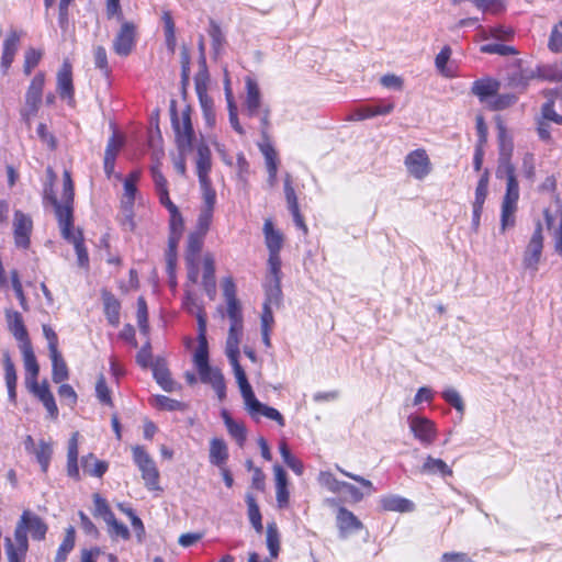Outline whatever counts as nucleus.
I'll use <instances>...</instances> for the list:
<instances>
[{"label":"nucleus","instance_id":"c756f323","mask_svg":"<svg viewBox=\"0 0 562 562\" xmlns=\"http://www.w3.org/2000/svg\"><path fill=\"white\" fill-rule=\"evenodd\" d=\"M81 467L89 475L101 477L108 471L109 464L105 461L98 460L92 453H89L82 457Z\"/></svg>","mask_w":562,"mask_h":562},{"label":"nucleus","instance_id":"69168bd1","mask_svg":"<svg viewBox=\"0 0 562 562\" xmlns=\"http://www.w3.org/2000/svg\"><path fill=\"white\" fill-rule=\"evenodd\" d=\"M318 481L333 493H338L342 490L344 482L338 481L330 472H321Z\"/></svg>","mask_w":562,"mask_h":562},{"label":"nucleus","instance_id":"4d7b16f0","mask_svg":"<svg viewBox=\"0 0 562 562\" xmlns=\"http://www.w3.org/2000/svg\"><path fill=\"white\" fill-rule=\"evenodd\" d=\"M109 528V535L112 538H121L123 540L130 539V530L128 528L120 522L115 516L112 517V519H109L106 522Z\"/></svg>","mask_w":562,"mask_h":562},{"label":"nucleus","instance_id":"20e7f679","mask_svg":"<svg viewBox=\"0 0 562 562\" xmlns=\"http://www.w3.org/2000/svg\"><path fill=\"white\" fill-rule=\"evenodd\" d=\"M133 461L142 474L145 486L149 491H160L159 471L156 462L142 446L132 447Z\"/></svg>","mask_w":562,"mask_h":562},{"label":"nucleus","instance_id":"5fc2aeb1","mask_svg":"<svg viewBox=\"0 0 562 562\" xmlns=\"http://www.w3.org/2000/svg\"><path fill=\"white\" fill-rule=\"evenodd\" d=\"M209 35L212 40L213 50L218 54L225 43V36L221 26L214 21H210Z\"/></svg>","mask_w":562,"mask_h":562},{"label":"nucleus","instance_id":"72a5a7b5","mask_svg":"<svg viewBox=\"0 0 562 562\" xmlns=\"http://www.w3.org/2000/svg\"><path fill=\"white\" fill-rule=\"evenodd\" d=\"M420 472L425 474H441L442 476H451L452 470L441 459H436L428 456L420 468Z\"/></svg>","mask_w":562,"mask_h":562},{"label":"nucleus","instance_id":"393cba45","mask_svg":"<svg viewBox=\"0 0 562 562\" xmlns=\"http://www.w3.org/2000/svg\"><path fill=\"white\" fill-rule=\"evenodd\" d=\"M7 322L15 339H18L21 344H24V341H30L26 328L23 324L22 316L19 312L8 311Z\"/></svg>","mask_w":562,"mask_h":562},{"label":"nucleus","instance_id":"473e14b6","mask_svg":"<svg viewBox=\"0 0 562 562\" xmlns=\"http://www.w3.org/2000/svg\"><path fill=\"white\" fill-rule=\"evenodd\" d=\"M20 349L23 356L26 372L31 374L32 381L36 380L40 372V367L37 364L31 341H24V344H21Z\"/></svg>","mask_w":562,"mask_h":562},{"label":"nucleus","instance_id":"7c9ffc66","mask_svg":"<svg viewBox=\"0 0 562 562\" xmlns=\"http://www.w3.org/2000/svg\"><path fill=\"white\" fill-rule=\"evenodd\" d=\"M153 374L156 382L166 392H173L180 389V386L172 380L170 371L164 364H155L153 368Z\"/></svg>","mask_w":562,"mask_h":562},{"label":"nucleus","instance_id":"7ed1b4c3","mask_svg":"<svg viewBox=\"0 0 562 562\" xmlns=\"http://www.w3.org/2000/svg\"><path fill=\"white\" fill-rule=\"evenodd\" d=\"M27 532L31 533L33 539L43 540L47 532V525L40 516L30 510H24L14 531L16 544H19L22 550H27L29 548Z\"/></svg>","mask_w":562,"mask_h":562},{"label":"nucleus","instance_id":"f3484780","mask_svg":"<svg viewBox=\"0 0 562 562\" xmlns=\"http://www.w3.org/2000/svg\"><path fill=\"white\" fill-rule=\"evenodd\" d=\"M261 94L256 80L250 77L246 78V99L245 111L247 115L254 117L260 114Z\"/></svg>","mask_w":562,"mask_h":562},{"label":"nucleus","instance_id":"338daca9","mask_svg":"<svg viewBox=\"0 0 562 562\" xmlns=\"http://www.w3.org/2000/svg\"><path fill=\"white\" fill-rule=\"evenodd\" d=\"M548 47L553 53L562 52V21L552 29Z\"/></svg>","mask_w":562,"mask_h":562},{"label":"nucleus","instance_id":"dca6fc26","mask_svg":"<svg viewBox=\"0 0 562 562\" xmlns=\"http://www.w3.org/2000/svg\"><path fill=\"white\" fill-rule=\"evenodd\" d=\"M45 82L44 74L38 72L34 76L25 94L26 111L29 114H35L42 100L43 87Z\"/></svg>","mask_w":562,"mask_h":562},{"label":"nucleus","instance_id":"4c0bfd02","mask_svg":"<svg viewBox=\"0 0 562 562\" xmlns=\"http://www.w3.org/2000/svg\"><path fill=\"white\" fill-rule=\"evenodd\" d=\"M498 156H513L514 143L503 123L497 124Z\"/></svg>","mask_w":562,"mask_h":562},{"label":"nucleus","instance_id":"9b49d317","mask_svg":"<svg viewBox=\"0 0 562 562\" xmlns=\"http://www.w3.org/2000/svg\"><path fill=\"white\" fill-rule=\"evenodd\" d=\"M32 229V218L21 211H15L13 218V233L16 247L26 249L30 246Z\"/></svg>","mask_w":562,"mask_h":562},{"label":"nucleus","instance_id":"09e8293b","mask_svg":"<svg viewBox=\"0 0 562 562\" xmlns=\"http://www.w3.org/2000/svg\"><path fill=\"white\" fill-rule=\"evenodd\" d=\"M93 504H94V510H93L94 516L101 517L105 522L109 519H112L114 514L111 510L105 498H103L100 494L95 493V494H93Z\"/></svg>","mask_w":562,"mask_h":562},{"label":"nucleus","instance_id":"cd10ccee","mask_svg":"<svg viewBox=\"0 0 562 562\" xmlns=\"http://www.w3.org/2000/svg\"><path fill=\"white\" fill-rule=\"evenodd\" d=\"M228 459L227 446L223 439L213 438L210 442V462L222 468Z\"/></svg>","mask_w":562,"mask_h":562},{"label":"nucleus","instance_id":"37998d69","mask_svg":"<svg viewBox=\"0 0 562 562\" xmlns=\"http://www.w3.org/2000/svg\"><path fill=\"white\" fill-rule=\"evenodd\" d=\"M74 547H75V529L72 527H69L66 530L65 538L57 550L55 562H66L67 555L74 549Z\"/></svg>","mask_w":562,"mask_h":562},{"label":"nucleus","instance_id":"a878e982","mask_svg":"<svg viewBox=\"0 0 562 562\" xmlns=\"http://www.w3.org/2000/svg\"><path fill=\"white\" fill-rule=\"evenodd\" d=\"M198 342H199V346H198V348L194 352V357H193V361H194L196 369L209 364L206 329H204L203 322H201L200 329H198Z\"/></svg>","mask_w":562,"mask_h":562},{"label":"nucleus","instance_id":"5701e85b","mask_svg":"<svg viewBox=\"0 0 562 562\" xmlns=\"http://www.w3.org/2000/svg\"><path fill=\"white\" fill-rule=\"evenodd\" d=\"M183 306L188 313L194 315L198 321V329H200L201 322H203L204 329H206V313L204 311V305L201 300H199L195 294H193L189 289L186 290V296L183 300Z\"/></svg>","mask_w":562,"mask_h":562},{"label":"nucleus","instance_id":"aec40b11","mask_svg":"<svg viewBox=\"0 0 562 562\" xmlns=\"http://www.w3.org/2000/svg\"><path fill=\"white\" fill-rule=\"evenodd\" d=\"M21 34L16 31H11L3 42V52L1 57V68L3 74H7L11 64L14 60V56L18 52Z\"/></svg>","mask_w":562,"mask_h":562},{"label":"nucleus","instance_id":"4468645a","mask_svg":"<svg viewBox=\"0 0 562 562\" xmlns=\"http://www.w3.org/2000/svg\"><path fill=\"white\" fill-rule=\"evenodd\" d=\"M196 173L202 191L212 189L209 172L211 170V150L207 145L200 144L196 148Z\"/></svg>","mask_w":562,"mask_h":562},{"label":"nucleus","instance_id":"8fccbe9b","mask_svg":"<svg viewBox=\"0 0 562 562\" xmlns=\"http://www.w3.org/2000/svg\"><path fill=\"white\" fill-rule=\"evenodd\" d=\"M150 401L155 407L165 411H182L184 407L181 402L166 395H155Z\"/></svg>","mask_w":562,"mask_h":562},{"label":"nucleus","instance_id":"4be33fe9","mask_svg":"<svg viewBox=\"0 0 562 562\" xmlns=\"http://www.w3.org/2000/svg\"><path fill=\"white\" fill-rule=\"evenodd\" d=\"M337 526L341 537L362 529V522L345 507H340L337 513Z\"/></svg>","mask_w":562,"mask_h":562},{"label":"nucleus","instance_id":"864d4df0","mask_svg":"<svg viewBox=\"0 0 562 562\" xmlns=\"http://www.w3.org/2000/svg\"><path fill=\"white\" fill-rule=\"evenodd\" d=\"M95 396L104 405L112 406L111 391L108 387L105 378L100 374L95 383Z\"/></svg>","mask_w":562,"mask_h":562},{"label":"nucleus","instance_id":"6e6d98bb","mask_svg":"<svg viewBox=\"0 0 562 562\" xmlns=\"http://www.w3.org/2000/svg\"><path fill=\"white\" fill-rule=\"evenodd\" d=\"M137 325L144 335H148V311L147 304L143 296L137 300Z\"/></svg>","mask_w":562,"mask_h":562},{"label":"nucleus","instance_id":"a211bd4d","mask_svg":"<svg viewBox=\"0 0 562 562\" xmlns=\"http://www.w3.org/2000/svg\"><path fill=\"white\" fill-rule=\"evenodd\" d=\"M202 285L209 299L213 301L216 296L215 262L210 254L203 258Z\"/></svg>","mask_w":562,"mask_h":562},{"label":"nucleus","instance_id":"774afa93","mask_svg":"<svg viewBox=\"0 0 562 562\" xmlns=\"http://www.w3.org/2000/svg\"><path fill=\"white\" fill-rule=\"evenodd\" d=\"M5 550L9 562H22L27 550H22L19 546L15 547L10 538L5 539Z\"/></svg>","mask_w":562,"mask_h":562},{"label":"nucleus","instance_id":"1a4fd4ad","mask_svg":"<svg viewBox=\"0 0 562 562\" xmlns=\"http://www.w3.org/2000/svg\"><path fill=\"white\" fill-rule=\"evenodd\" d=\"M408 426L414 437L425 446H430L437 436L435 424L423 416H409Z\"/></svg>","mask_w":562,"mask_h":562},{"label":"nucleus","instance_id":"2eb2a0df","mask_svg":"<svg viewBox=\"0 0 562 562\" xmlns=\"http://www.w3.org/2000/svg\"><path fill=\"white\" fill-rule=\"evenodd\" d=\"M245 407L254 419H258L260 416H265L271 420H274L281 427L285 425L284 418L278 409L261 403L256 398V396H252L251 400L247 401L245 403Z\"/></svg>","mask_w":562,"mask_h":562},{"label":"nucleus","instance_id":"052dcab7","mask_svg":"<svg viewBox=\"0 0 562 562\" xmlns=\"http://www.w3.org/2000/svg\"><path fill=\"white\" fill-rule=\"evenodd\" d=\"M226 428L229 435L238 442L239 446H243L246 440V428L243 424L237 423L233 419L226 420Z\"/></svg>","mask_w":562,"mask_h":562},{"label":"nucleus","instance_id":"412c9836","mask_svg":"<svg viewBox=\"0 0 562 562\" xmlns=\"http://www.w3.org/2000/svg\"><path fill=\"white\" fill-rule=\"evenodd\" d=\"M395 108V104L390 101L381 100L376 104L362 105L355 112L357 120H367L376 115L390 114Z\"/></svg>","mask_w":562,"mask_h":562},{"label":"nucleus","instance_id":"49530a36","mask_svg":"<svg viewBox=\"0 0 562 562\" xmlns=\"http://www.w3.org/2000/svg\"><path fill=\"white\" fill-rule=\"evenodd\" d=\"M104 312L109 323L117 326L120 323V303L114 296L108 295L104 297Z\"/></svg>","mask_w":562,"mask_h":562},{"label":"nucleus","instance_id":"b1692460","mask_svg":"<svg viewBox=\"0 0 562 562\" xmlns=\"http://www.w3.org/2000/svg\"><path fill=\"white\" fill-rule=\"evenodd\" d=\"M381 507L386 512L408 513L414 510V503L398 495H386L380 498Z\"/></svg>","mask_w":562,"mask_h":562},{"label":"nucleus","instance_id":"e433bc0d","mask_svg":"<svg viewBox=\"0 0 562 562\" xmlns=\"http://www.w3.org/2000/svg\"><path fill=\"white\" fill-rule=\"evenodd\" d=\"M246 503H247V507H248L249 521H250L251 526L254 527V529L258 533H261L263 530V526H262V521H261V513H260V509L256 502L255 496L250 493L246 494Z\"/></svg>","mask_w":562,"mask_h":562},{"label":"nucleus","instance_id":"f704fd0d","mask_svg":"<svg viewBox=\"0 0 562 562\" xmlns=\"http://www.w3.org/2000/svg\"><path fill=\"white\" fill-rule=\"evenodd\" d=\"M535 78H539V67L537 69H519L512 74L509 83L516 89L524 90Z\"/></svg>","mask_w":562,"mask_h":562},{"label":"nucleus","instance_id":"bb28decb","mask_svg":"<svg viewBox=\"0 0 562 562\" xmlns=\"http://www.w3.org/2000/svg\"><path fill=\"white\" fill-rule=\"evenodd\" d=\"M3 368L8 394L10 400L14 402L16 397V371L14 363L12 362L10 355L8 352L3 353Z\"/></svg>","mask_w":562,"mask_h":562},{"label":"nucleus","instance_id":"a18cd8bd","mask_svg":"<svg viewBox=\"0 0 562 562\" xmlns=\"http://www.w3.org/2000/svg\"><path fill=\"white\" fill-rule=\"evenodd\" d=\"M488 170H485L477 182L473 206L483 207L488 193Z\"/></svg>","mask_w":562,"mask_h":562},{"label":"nucleus","instance_id":"0eeeda50","mask_svg":"<svg viewBox=\"0 0 562 562\" xmlns=\"http://www.w3.org/2000/svg\"><path fill=\"white\" fill-rule=\"evenodd\" d=\"M135 24L130 21H124L113 40L114 53L122 57L128 56L135 46Z\"/></svg>","mask_w":562,"mask_h":562},{"label":"nucleus","instance_id":"13d9d810","mask_svg":"<svg viewBox=\"0 0 562 562\" xmlns=\"http://www.w3.org/2000/svg\"><path fill=\"white\" fill-rule=\"evenodd\" d=\"M451 48L450 46L446 45L442 47V49L439 52V54L435 58V65L438 69V71L445 76V77H451V71L447 68V63L450 59L451 56Z\"/></svg>","mask_w":562,"mask_h":562},{"label":"nucleus","instance_id":"de8ad7c7","mask_svg":"<svg viewBox=\"0 0 562 562\" xmlns=\"http://www.w3.org/2000/svg\"><path fill=\"white\" fill-rule=\"evenodd\" d=\"M267 547L272 558H277L280 549V537L274 522L267 526Z\"/></svg>","mask_w":562,"mask_h":562},{"label":"nucleus","instance_id":"423d86ee","mask_svg":"<svg viewBox=\"0 0 562 562\" xmlns=\"http://www.w3.org/2000/svg\"><path fill=\"white\" fill-rule=\"evenodd\" d=\"M408 173L417 180L426 178L431 171V162L425 149L411 151L404 160Z\"/></svg>","mask_w":562,"mask_h":562},{"label":"nucleus","instance_id":"680f3d73","mask_svg":"<svg viewBox=\"0 0 562 562\" xmlns=\"http://www.w3.org/2000/svg\"><path fill=\"white\" fill-rule=\"evenodd\" d=\"M443 400L453 406L459 413L463 414L464 403L459 392L452 387H448L442 392Z\"/></svg>","mask_w":562,"mask_h":562},{"label":"nucleus","instance_id":"f257e3e1","mask_svg":"<svg viewBox=\"0 0 562 562\" xmlns=\"http://www.w3.org/2000/svg\"><path fill=\"white\" fill-rule=\"evenodd\" d=\"M497 178H506V192L501 207V232L512 228L516 224V212L519 200V186L515 173L512 156H498L496 169Z\"/></svg>","mask_w":562,"mask_h":562},{"label":"nucleus","instance_id":"f03ea898","mask_svg":"<svg viewBox=\"0 0 562 562\" xmlns=\"http://www.w3.org/2000/svg\"><path fill=\"white\" fill-rule=\"evenodd\" d=\"M223 296L226 302V313L229 319V330L226 339V348L239 347L243 336L244 319L240 302L236 296V285L231 277L222 281Z\"/></svg>","mask_w":562,"mask_h":562},{"label":"nucleus","instance_id":"c9c22d12","mask_svg":"<svg viewBox=\"0 0 562 562\" xmlns=\"http://www.w3.org/2000/svg\"><path fill=\"white\" fill-rule=\"evenodd\" d=\"M49 357H50V360H52V366H53V371H52V379L55 383H60L65 380L68 379V368H67V364L65 362V360L63 359L59 351L55 352V353H49Z\"/></svg>","mask_w":562,"mask_h":562},{"label":"nucleus","instance_id":"a19ab883","mask_svg":"<svg viewBox=\"0 0 562 562\" xmlns=\"http://www.w3.org/2000/svg\"><path fill=\"white\" fill-rule=\"evenodd\" d=\"M33 452L41 465L42 472L46 473L53 454L52 443L41 440Z\"/></svg>","mask_w":562,"mask_h":562},{"label":"nucleus","instance_id":"603ef678","mask_svg":"<svg viewBox=\"0 0 562 562\" xmlns=\"http://www.w3.org/2000/svg\"><path fill=\"white\" fill-rule=\"evenodd\" d=\"M179 236H170L168 241V249L166 251L167 271L172 277L177 263V246Z\"/></svg>","mask_w":562,"mask_h":562},{"label":"nucleus","instance_id":"f8f14e48","mask_svg":"<svg viewBox=\"0 0 562 562\" xmlns=\"http://www.w3.org/2000/svg\"><path fill=\"white\" fill-rule=\"evenodd\" d=\"M52 204L55 209L61 236L66 238L76 234L72 225V202H58L56 196H52Z\"/></svg>","mask_w":562,"mask_h":562},{"label":"nucleus","instance_id":"bf43d9fd","mask_svg":"<svg viewBox=\"0 0 562 562\" xmlns=\"http://www.w3.org/2000/svg\"><path fill=\"white\" fill-rule=\"evenodd\" d=\"M199 102L206 124L213 126L215 124V112L212 98L210 95L200 97Z\"/></svg>","mask_w":562,"mask_h":562},{"label":"nucleus","instance_id":"ea45409f","mask_svg":"<svg viewBox=\"0 0 562 562\" xmlns=\"http://www.w3.org/2000/svg\"><path fill=\"white\" fill-rule=\"evenodd\" d=\"M266 290V300L265 305H276L278 306L281 303L282 291L280 285V280L269 279L265 285Z\"/></svg>","mask_w":562,"mask_h":562},{"label":"nucleus","instance_id":"6ab92c4d","mask_svg":"<svg viewBox=\"0 0 562 562\" xmlns=\"http://www.w3.org/2000/svg\"><path fill=\"white\" fill-rule=\"evenodd\" d=\"M57 91L63 99L72 100L74 85L71 65L65 61L57 72Z\"/></svg>","mask_w":562,"mask_h":562},{"label":"nucleus","instance_id":"c85d7f7f","mask_svg":"<svg viewBox=\"0 0 562 562\" xmlns=\"http://www.w3.org/2000/svg\"><path fill=\"white\" fill-rule=\"evenodd\" d=\"M263 234L269 252H280L283 244V237L280 232L274 229L270 220L265 221Z\"/></svg>","mask_w":562,"mask_h":562},{"label":"nucleus","instance_id":"0e129e2a","mask_svg":"<svg viewBox=\"0 0 562 562\" xmlns=\"http://www.w3.org/2000/svg\"><path fill=\"white\" fill-rule=\"evenodd\" d=\"M549 100L542 105V116L547 121L554 122L562 125V115L558 114L554 110V101L552 99V91L549 92Z\"/></svg>","mask_w":562,"mask_h":562},{"label":"nucleus","instance_id":"2f4dec72","mask_svg":"<svg viewBox=\"0 0 562 562\" xmlns=\"http://www.w3.org/2000/svg\"><path fill=\"white\" fill-rule=\"evenodd\" d=\"M205 234L192 232L188 237L186 262L200 260V251L203 247Z\"/></svg>","mask_w":562,"mask_h":562},{"label":"nucleus","instance_id":"79ce46f5","mask_svg":"<svg viewBox=\"0 0 562 562\" xmlns=\"http://www.w3.org/2000/svg\"><path fill=\"white\" fill-rule=\"evenodd\" d=\"M209 80H210V77H209V71L206 68V61H205V58H202V65H200V69L194 77V86H195V92L198 94V98L209 95L207 94Z\"/></svg>","mask_w":562,"mask_h":562},{"label":"nucleus","instance_id":"e2e57ef3","mask_svg":"<svg viewBox=\"0 0 562 562\" xmlns=\"http://www.w3.org/2000/svg\"><path fill=\"white\" fill-rule=\"evenodd\" d=\"M42 58V52L35 48H29L24 55V72L25 75H30L32 70L38 65Z\"/></svg>","mask_w":562,"mask_h":562},{"label":"nucleus","instance_id":"39448f33","mask_svg":"<svg viewBox=\"0 0 562 562\" xmlns=\"http://www.w3.org/2000/svg\"><path fill=\"white\" fill-rule=\"evenodd\" d=\"M170 116L171 124L176 134L178 149L181 153L190 150L194 137V131L190 117V109H187L182 112L180 120L175 106V101H172L170 108Z\"/></svg>","mask_w":562,"mask_h":562},{"label":"nucleus","instance_id":"3c124183","mask_svg":"<svg viewBox=\"0 0 562 562\" xmlns=\"http://www.w3.org/2000/svg\"><path fill=\"white\" fill-rule=\"evenodd\" d=\"M539 78L548 81H562V60L553 65L539 67Z\"/></svg>","mask_w":562,"mask_h":562},{"label":"nucleus","instance_id":"ddd939ff","mask_svg":"<svg viewBox=\"0 0 562 562\" xmlns=\"http://www.w3.org/2000/svg\"><path fill=\"white\" fill-rule=\"evenodd\" d=\"M203 194V206L200 210V214L196 222V228L194 232L205 234L210 229V225L213 220V212L216 202V193L214 189H207L202 191Z\"/></svg>","mask_w":562,"mask_h":562},{"label":"nucleus","instance_id":"c03bdc74","mask_svg":"<svg viewBox=\"0 0 562 562\" xmlns=\"http://www.w3.org/2000/svg\"><path fill=\"white\" fill-rule=\"evenodd\" d=\"M498 88V83L491 79H482L476 80L473 83L472 92L480 97L481 99H485L496 93Z\"/></svg>","mask_w":562,"mask_h":562},{"label":"nucleus","instance_id":"58836bf2","mask_svg":"<svg viewBox=\"0 0 562 562\" xmlns=\"http://www.w3.org/2000/svg\"><path fill=\"white\" fill-rule=\"evenodd\" d=\"M65 239L74 245L76 254H77L78 265L80 267L88 266L89 256H88V251L83 245L82 233L80 231H77L76 234L70 235L69 237H66Z\"/></svg>","mask_w":562,"mask_h":562},{"label":"nucleus","instance_id":"9d476101","mask_svg":"<svg viewBox=\"0 0 562 562\" xmlns=\"http://www.w3.org/2000/svg\"><path fill=\"white\" fill-rule=\"evenodd\" d=\"M225 353L229 360V363L233 367L234 374L239 386L244 403H246L247 401L251 400L252 396H255V393L247 380L244 369L239 364V347L226 348Z\"/></svg>","mask_w":562,"mask_h":562},{"label":"nucleus","instance_id":"6e6552de","mask_svg":"<svg viewBox=\"0 0 562 562\" xmlns=\"http://www.w3.org/2000/svg\"><path fill=\"white\" fill-rule=\"evenodd\" d=\"M542 248V225L540 222H538L524 255V267L526 269H529L533 272L538 270V263L540 261Z\"/></svg>","mask_w":562,"mask_h":562}]
</instances>
